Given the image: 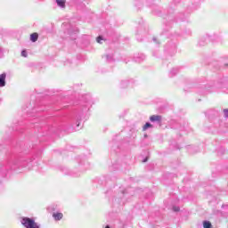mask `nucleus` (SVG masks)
Segmentation results:
<instances>
[{
	"label": "nucleus",
	"instance_id": "obj_1",
	"mask_svg": "<svg viewBox=\"0 0 228 228\" xmlns=\"http://www.w3.org/2000/svg\"><path fill=\"white\" fill-rule=\"evenodd\" d=\"M21 225L25 228H40V226H38V224H37L35 220L29 217H22Z\"/></svg>",
	"mask_w": 228,
	"mask_h": 228
},
{
	"label": "nucleus",
	"instance_id": "obj_2",
	"mask_svg": "<svg viewBox=\"0 0 228 228\" xmlns=\"http://www.w3.org/2000/svg\"><path fill=\"white\" fill-rule=\"evenodd\" d=\"M6 85V74L3 73L0 75V86H4Z\"/></svg>",
	"mask_w": 228,
	"mask_h": 228
},
{
	"label": "nucleus",
	"instance_id": "obj_3",
	"mask_svg": "<svg viewBox=\"0 0 228 228\" xmlns=\"http://www.w3.org/2000/svg\"><path fill=\"white\" fill-rule=\"evenodd\" d=\"M151 122H161V116L159 115H152L150 117Z\"/></svg>",
	"mask_w": 228,
	"mask_h": 228
},
{
	"label": "nucleus",
	"instance_id": "obj_4",
	"mask_svg": "<svg viewBox=\"0 0 228 228\" xmlns=\"http://www.w3.org/2000/svg\"><path fill=\"white\" fill-rule=\"evenodd\" d=\"M53 217L54 220H56V221L61 220V218H63V213H60V212L53 213Z\"/></svg>",
	"mask_w": 228,
	"mask_h": 228
},
{
	"label": "nucleus",
	"instance_id": "obj_5",
	"mask_svg": "<svg viewBox=\"0 0 228 228\" xmlns=\"http://www.w3.org/2000/svg\"><path fill=\"white\" fill-rule=\"evenodd\" d=\"M30 40L31 42H37L38 40V33L34 32L30 35Z\"/></svg>",
	"mask_w": 228,
	"mask_h": 228
},
{
	"label": "nucleus",
	"instance_id": "obj_6",
	"mask_svg": "<svg viewBox=\"0 0 228 228\" xmlns=\"http://www.w3.org/2000/svg\"><path fill=\"white\" fill-rule=\"evenodd\" d=\"M56 3L58 4V6H61V8H65V0H56Z\"/></svg>",
	"mask_w": 228,
	"mask_h": 228
},
{
	"label": "nucleus",
	"instance_id": "obj_7",
	"mask_svg": "<svg viewBox=\"0 0 228 228\" xmlns=\"http://www.w3.org/2000/svg\"><path fill=\"white\" fill-rule=\"evenodd\" d=\"M203 227H204V228H212L213 225L211 224V222H209V221H205V222L203 223Z\"/></svg>",
	"mask_w": 228,
	"mask_h": 228
},
{
	"label": "nucleus",
	"instance_id": "obj_8",
	"mask_svg": "<svg viewBox=\"0 0 228 228\" xmlns=\"http://www.w3.org/2000/svg\"><path fill=\"white\" fill-rule=\"evenodd\" d=\"M149 127H152V125H151V123H146V124L143 126L142 130H143V131H147V129H148Z\"/></svg>",
	"mask_w": 228,
	"mask_h": 228
},
{
	"label": "nucleus",
	"instance_id": "obj_9",
	"mask_svg": "<svg viewBox=\"0 0 228 228\" xmlns=\"http://www.w3.org/2000/svg\"><path fill=\"white\" fill-rule=\"evenodd\" d=\"M21 56H23V58H28V52H26V50H23L21 52Z\"/></svg>",
	"mask_w": 228,
	"mask_h": 228
},
{
	"label": "nucleus",
	"instance_id": "obj_10",
	"mask_svg": "<svg viewBox=\"0 0 228 228\" xmlns=\"http://www.w3.org/2000/svg\"><path fill=\"white\" fill-rule=\"evenodd\" d=\"M102 40H103L102 39V37H101V36H99L97 38H96V42L98 43V44H101V41Z\"/></svg>",
	"mask_w": 228,
	"mask_h": 228
},
{
	"label": "nucleus",
	"instance_id": "obj_11",
	"mask_svg": "<svg viewBox=\"0 0 228 228\" xmlns=\"http://www.w3.org/2000/svg\"><path fill=\"white\" fill-rule=\"evenodd\" d=\"M224 117H225L226 118H228V110H227V109H224Z\"/></svg>",
	"mask_w": 228,
	"mask_h": 228
},
{
	"label": "nucleus",
	"instance_id": "obj_12",
	"mask_svg": "<svg viewBox=\"0 0 228 228\" xmlns=\"http://www.w3.org/2000/svg\"><path fill=\"white\" fill-rule=\"evenodd\" d=\"M179 209H180L179 207H174V208H173V210H174V211H179Z\"/></svg>",
	"mask_w": 228,
	"mask_h": 228
},
{
	"label": "nucleus",
	"instance_id": "obj_13",
	"mask_svg": "<svg viewBox=\"0 0 228 228\" xmlns=\"http://www.w3.org/2000/svg\"><path fill=\"white\" fill-rule=\"evenodd\" d=\"M145 161H147V159L144 160V163H145Z\"/></svg>",
	"mask_w": 228,
	"mask_h": 228
}]
</instances>
